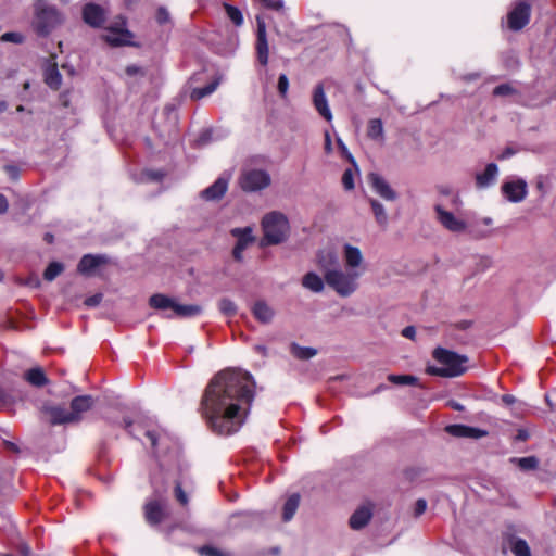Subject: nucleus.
Returning a JSON list of instances; mask_svg holds the SVG:
<instances>
[{"instance_id":"10","label":"nucleus","mask_w":556,"mask_h":556,"mask_svg":"<svg viewBox=\"0 0 556 556\" xmlns=\"http://www.w3.org/2000/svg\"><path fill=\"white\" fill-rule=\"evenodd\" d=\"M501 191L503 195L513 203H519L523 201L528 194V185L526 180L521 178L505 181Z\"/></svg>"},{"instance_id":"18","label":"nucleus","mask_w":556,"mask_h":556,"mask_svg":"<svg viewBox=\"0 0 556 556\" xmlns=\"http://www.w3.org/2000/svg\"><path fill=\"white\" fill-rule=\"evenodd\" d=\"M445 431L456 438L481 439L488 435L486 430L459 424L446 426Z\"/></svg>"},{"instance_id":"42","label":"nucleus","mask_w":556,"mask_h":556,"mask_svg":"<svg viewBox=\"0 0 556 556\" xmlns=\"http://www.w3.org/2000/svg\"><path fill=\"white\" fill-rule=\"evenodd\" d=\"M369 184L372 188V190L379 194L382 195V178L379 174L371 173L368 176Z\"/></svg>"},{"instance_id":"5","label":"nucleus","mask_w":556,"mask_h":556,"mask_svg":"<svg viewBox=\"0 0 556 556\" xmlns=\"http://www.w3.org/2000/svg\"><path fill=\"white\" fill-rule=\"evenodd\" d=\"M362 276L359 269H345L341 267L329 273L325 278L326 283L340 296L346 298L353 294L358 288V279Z\"/></svg>"},{"instance_id":"53","label":"nucleus","mask_w":556,"mask_h":556,"mask_svg":"<svg viewBox=\"0 0 556 556\" xmlns=\"http://www.w3.org/2000/svg\"><path fill=\"white\" fill-rule=\"evenodd\" d=\"M144 175L150 180H153V181H160L164 177V174L162 172H153V170H147V172H144Z\"/></svg>"},{"instance_id":"44","label":"nucleus","mask_w":556,"mask_h":556,"mask_svg":"<svg viewBox=\"0 0 556 556\" xmlns=\"http://www.w3.org/2000/svg\"><path fill=\"white\" fill-rule=\"evenodd\" d=\"M278 92L282 99L287 98L289 89V79L286 74H280L277 84Z\"/></svg>"},{"instance_id":"8","label":"nucleus","mask_w":556,"mask_h":556,"mask_svg":"<svg viewBox=\"0 0 556 556\" xmlns=\"http://www.w3.org/2000/svg\"><path fill=\"white\" fill-rule=\"evenodd\" d=\"M41 414L52 426L73 424L70 409L58 404H43L41 407Z\"/></svg>"},{"instance_id":"64","label":"nucleus","mask_w":556,"mask_h":556,"mask_svg":"<svg viewBox=\"0 0 556 556\" xmlns=\"http://www.w3.org/2000/svg\"><path fill=\"white\" fill-rule=\"evenodd\" d=\"M502 401L505 404L510 405V404L515 403V397L510 394H505V395H503Z\"/></svg>"},{"instance_id":"23","label":"nucleus","mask_w":556,"mask_h":556,"mask_svg":"<svg viewBox=\"0 0 556 556\" xmlns=\"http://www.w3.org/2000/svg\"><path fill=\"white\" fill-rule=\"evenodd\" d=\"M251 312L255 319L261 324H270L275 317L274 308L264 300L256 301L253 304Z\"/></svg>"},{"instance_id":"61","label":"nucleus","mask_w":556,"mask_h":556,"mask_svg":"<svg viewBox=\"0 0 556 556\" xmlns=\"http://www.w3.org/2000/svg\"><path fill=\"white\" fill-rule=\"evenodd\" d=\"M9 203L7 198L0 193V214H4L8 211Z\"/></svg>"},{"instance_id":"43","label":"nucleus","mask_w":556,"mask_h":556,"mask_svg":"<svg viewBox=\"0 0 556 556\" xmlns=\"http://www.w3.org/2000/svg\"><path fill=\"white\" fill-rule=\"evenodd\" d=\"M162 432H156L155 430L147 429L144 430V435L150 440L151 446L155 450L157 447L159 442H161L165 434H161Z\"/></svg>"},{"instance_id":"30","label":"nucleus","mask_w":556,"mask_h":556,"mask_svg":"<svg viewBox=\"0 0 556 556\" xmlns=\"http://www.w3.org/2000/svg\"><path fill=\"white\" fill-rule=\"evenodd\" d=\"M219 79L216 78L202 88H193L190 92V98L194 101H199L210 94H212L218 87Z\"/></svg>"},{"instance_id":"32","label":"nucleus","mask_w":556,"mask_h":556,"mask_svg":"<svg viewBox=\"0 0 556 556\" xmlns=\"http://www.w3.org/2000/svg\"><path fill=\"white\" fill-rule=\"evenodd\" d=\"M45 81L51 89L58 90L61 87L62 76L55 66L47 68Z\"/></svg>"},{"instance_id":"29","label":"nucleus","mask_w":556,"mask_h":556,"mask_svg":"<svg viewBox=\"0 0 556 556\" xmlns=\"http://www.w3.org/2000/svg\"><path fill=\"white\" fill-rule=\"evenodd\" d=\"M300 504V495L298 493H294L288 497L283 505V511H282V519L283 521H290Z\"/></svg>"},{"instance_id":"60","label":"nucleus","mask_w":556,"mask_h":556,"mask_svg":"<svg viewBox=\"0 0 556 556\" xmlns=\"http://www.w3.org/2000/svg\"><path fill=\"white\" fill-rule=\"evenodd\" d=\"M18 553L21 556H30V547L26 543H21L18 545Z\"/></svg>"},{"instance_id":"4","label":"nucleus","mask_w":556,"mask_h":556,"mask_svg":"<svg viewBox=\"0 0 556 556\" xmlns=\"http://www.w3.org/2000/svg\"><path fill=\"white\" fill-rule=\"evenodd\" d=\"M61 23L62 15L54 5L47 0L36 2L33 25L38 35H49Z\"/></svg>"},{"instance_id":"37","label":"nucleus","mask_w":556,"mask_h":556,"mask_svg":"<svg viewBox=\"0 0 556 556\" xmlns=\"http://www.w3.org/2000/svg\"><path fill=\"white\" fill-rule=\"evenodd\" d=\"M357 173V166L346 168L342 175V185L345 190H353L355 187V175Z\"/></svg>"},{"instance_id":"36","label":"nucleus","mask_w":556,"mask_h":556,"mask_svg":"<svg viewBox=\"0 0 556 556\" xmlns=\"http://www.w3.org/2000/svg\"><path fill=\"white\" fill-rule=\"evenodd\" d=\"M388 380L397 386H416L418 383V378L412 375H389Z\"/></svg>"},{"instance_id":"24","label":"nucleus","mask_w":556,"mask_h":556,"mask_svg":"<svg viewBox=\"0 0 556 556\" xmlns=\"http://www.w3.org/2000/svg\"><path fill=\"white\" fill-rule=\"evenodd\" d=\"M104 262V256L86 254L80 258L77 265V270L83 275H89L93 269H96L99 265H101Z\"/></svg>"},{"instance_id":"50","label":"nucleus","mask_w":556,"mask_h":556,"mask_svg":"<svg viewBox=\"0 0 556 556\" xmlns=\"http://www.w3.org/2000/svg\"><path fill=\"white\" fill-rule=\"evenodd\" d=\"M102 294L101 293H97V294H93L91 296H88L86 300H85V305L88 306V307H96L98 306L101 301H102Z\"/></svg>"},{"instance_id":"19","label":"nucleus","mask_w":556,"mask_h":556,"mask_svg":"<svg viewBox=\"0 0 556 556\" xmlns=\"http://www.w3.org/2000/svg\"><path fill=\"white\" fill-rule=\"evenodd\" d=\"M372 518V505L370 503L359 506L350 517L349 525L353 530H361Z\"/></svg>"},{"instance_id":"58","label":"nucleus","mask_w":556,"mask_h":556,"mask_svg":"<svg viewBox=\"0 0 556 556\" xmlns=\"http://www.w3.org/2000/svg\"><path fill=\"white\" fill-rule=\"evenodd\" d=\"M325 152L326 153H331L332 151V142H331V137H330V134L329 131H325Z\"/></svg>"},{"instance_id":"62","label":"nucleus","mask_w":556,"mask_h":556,"mask_svg":"<svg viewBox=\"0 0 556 556\" xmlns=\"http://www.w3.org/2000/svg\"><path fill=\"white\" fill-rule=\"evenodd\" d=\"M516 153V151L511 148H506L502 153L501 155L498 156L500 160H506L510 156H513L514 154Z\"/></svg>"},{"instance_id":"6","label":"nucleus","mask_w":556,"mask_h":556,"mask_svg":"<svg viewBox=\"0 0 556 556\" xmlns=\"http://www.w3.org/2000/svg\"><path fill=\"white\" fill-rule=\"evenodd\" d=\"M149 304L151 307L160 311H166L172 309V314H165L166 318H173L174 316L178 317H193L198 316L202 313V307L197 304H179L175 302L172 298L156 293L153 294L150 300Z\"/></svg>"},{"instance_id":"17","label":"nucleus","mask_w":556,"mask_h":556,"mask_svg":"<svg viewBox=\"0 0 556 556\" xmlns=\"http://www.w3.org/2000/svg\"><path fill=\"white\" fill-rule=\"evenodd\" d=\"M94 400L91 395H78L71 401L70 414L73 424L79 422L83 419V414L91 409Z\"/></svg>"},{"instance_id":"9","label":"nucleus","mask_w":556,"mask_h":556,"mask_svg":"<svg viewBox=\"0 0 556 556\" xmlns=\"http://www.w3.org/2000/svg\"><path fill=\"white\" fill-rule=\"evenodd\" d=\"M251 227L244 228H232L230 235L237 239V242L232 250V256L237 262H242L243 251L254 242L255 238L252 233Z\"/></svg>"},{"instance_id":"27","label":"nucleus","mask_w":556,"mask_h":556,"mask_svg":"<svg viewBox=\"0 0 556 556\" xmlns=\"http://www.w3.org/2000/svg\"><path fill=\"white\" fill-rule=\"evenodd\" d=\"M325 278L323 279L319 275L314 271L305 274L302 278V286L315 293H320L325 289Z\"/></svg>"},{"instance_id":"3","label":"nucleus","mask_w":556,"mask_h":556,"mask_svg":"<svg viewBox=\"0 0 556 556\" xmlns=\"http://www.w3.org/2000/svg\"><path fill=\"white\" fill-rule=\"evenodd\" d=\"M262 227L264 237L261 245H274L283 242L288 238L289 222L279 212H270L263 217Z\"/></svg>"},{"instance_id":"46","label":"nucleus","mask_w":556,"mask_h":556,"mask_svg":"<svg viewBox=\"0 0 556 556\" xmlns=\"http://www.w3.org/2000/svg\"><path fill=\"white\" fill-rule=\"evenodd\" d=\"M514 92H515V90L511 87V85H509V84H502V85L495 87L493 90L494 96H501V97L510 96Z\"/></svg>"},{"instance_id":"20","label":"nucleus","mask_w":556,"mask_h":556,"mask_svg":"<svg viewBox=\"0 0 556 556\" xmlns=\"http://www.w3.org/2000/svg\"><path fill=\"white\" fill-rule=\"evenodd\" d=\"M439 222L450 231L462 232L466 228L465 222L456 218L453 213L443 210L440 205L435 207Z\"/></svg>"},{"instance_id":"47","label":"nucleus","mask_w":556,"mask_h":556,"mask_svg":"<svg viewBox=\"0 0 556 556\" xmlns=\"http://www.w3.org/2000/svg\"><path fill=\"white\" fill-rule=\"evenodd\" d=\"M1 40L4 42H14V43H21L23 41V36L18 33H4L1 36Z\"/></svg>"},{"instance_id":"25","label":"nucleus","mask_w":556,"mask_h":556,"mask_svg":"<svg viewBox=\"0 0 556 556\" xmlns=\"http://www.w3.org/2000/svg\"><path fill=\"white\" fill-rule=\"evenodd\" d=\"M343 256L346 264V269H358L363 262V255L358 248L351 244H344Z\"/></svg>"},{"instance_id":"16","label":"nucleus","mask_w":556,"mask_h":556,"mask_svg":"<svg viewBox=\"0 0 556 556\" xmlns=\"http://www.w3.org/2000/svg\"><path fill=\"white\" fill-rule=\"evenodd\" d=\"M83 18L89 26L100 28L106 20V13L104 9L98 4L87 3L83 9Z\"/></svg>"},{"instance_id":"26","label":"nucleus","mask_w":556,"mask_h":556,"mask_svg":"<svg viewBox=\"0 0 556 556\" xmlns=\"http://www.w3.org/2000/svg\"><path fill=\"white\" fill-rule=\"evenodd\" d=\"M104 38L111 46L118 47L129 43L131 34L126 29L110 28L108 29Z\"/></svg>"},{"instance_id":"39","label":"nucleus","mask_w":556,"mask_h":556,"mask_svg":"<svg viewBox=\"0 0 556 556\" xmlns=\"http://www.w3.org/2000/svg\"><path fill=\"white\" fill-rule=\"evenodd\" d=\"M197 552L201 556H230L229 553L224 552L213 545H203V546L197 547Z\"/></svg>"},{"instance_id":"45","label":"nucleus","mask_w":556,"mask_h":556,"mask_svg":"<svg viewBox=\"0 0 556 556\" xmlns=\"http://www.w3.org/2000/svg\"><path fill=\"white\" fill-rule=\"evenodd\" d=\"M337 144L341 152V155L344 159H346L353 166H355V159L350 153L349 149L346 148L345 143L343 142V140L340 137L337 138Z\"/></svg>"},{"instance_id":"63","label":"nucleus","mask_w":556,"mask_h":556,"mask_svg":"<svg viewBox=\"0 0 556 556\" xmlns=\"http://www.w3.org/2000/svg\"><path fill=\"white\" fill-rule=\"evenodd\" d=\"M123 427L127 430V432L132 435V437H136L131 430V427H132V420H130L129 418H124L123 419Z\"/></svg>"},{"instance_id":"57","label":"nucleus","mask_w":556,"mask_h":556,"mask_svg":"<svg viewBox=\"0 0 556 556\" xmlns=\"http://www.w3.org/2000/svg\"><path fill=\"white\" fill-rule=\"evenodd\" d=\"M4 169H5V172L9 174V176L12 179H17V177H18V169H17V167H15L13 165H5Z\"/></svg>"},{"instance_id":"51","label":"nucleus","mask_w":556,"mask_h":556,"mask_svg":"<svg viewBox=\"0 0 556 556\" xmlns=\"http://www.w3.org/2000/svg\"><path fill=\"white\" fill-rule=\"evenodd\" d=\"M427 509V502L424 498L417 500L414 508V515L415 517L421 516Z\"/></svg>"},{"instance_id":"22","label":"nucleus","mask_w":556,"mask_h":556,"mask_svg":"<svg viewBox=\"0 0 556 556\" xmlns=\"http://www.w3.org/2000/svg\"><path fill=\"white\" fill-rule=\"evenodd\" d=\"M144 516L147 521L152 526L161 523L165 517L163 504L157 500L148 502L144 505Z\"/></svg>"},{"instance_id":"59","label":"nucleus","mask_w":556,"mask_h":556,"mask_svg":"<svg viewBox=\"0 0 556 556\" xmlns=\"http://www.w3.org/2000/svg\"><path fill=\"white\" fill-rule=\"evenodd\" d=\"M211 135H212V134H211V131H210V130H205V131H203V132L200 135L199 139H198V143H199V144H205V143H207V142L211 140Z\"/></svg>"},{"instance_id":"15","label":"nucleus","mask_w":556,"mask_h":556,"mask_svg":"<svg viewBox=\"0 0 556 556\" xmlns=\"http://www.w3.org/2000/svg\"><path fill=\"white\" fill-rule=\"evenodd\" d=\"M229 180L230 175L226 173L223 174L214 181L213 185L201 191V198L205 201L220 200L228 190Z\"/></svg>"},{"instance_id":"34","label":"nucleus","mask_w":556,"mask_h":556,"mask_svg":"<svg viewBox=\"0 0 556 556\" xmlns=\"http://www.w3.org/2000/svg\"><path fill=\"white\" fill-rule=\"evenodd\" d=\"M64 270V265L60 262H51L43 271V278L47 281H53Z\"/></svg>"},{"instance_id":"54","label":"nucleus","mask_w":556,"mask_h":556,"mask_svg":"<svg viewBox=\"0 0 556 556\" xmlns=\"http://www.w3.org/2000/svg\"><path fill=\"white\" fill-rule=\"evenodd\" d=\"M396 199V193L393 191L390 186L384 184V200L393 201Z\"/></svg>"},{"instance_id":"13","label":"nucleus","mask_w":556,"mask_h":556,"mask_svg":"<svg viewBox=\"0 0 556 556\" xmlns=\"http://www.w3.org/2000/svg\"><path fill=\"white\" fill-rule=\"evenodd\" d=\"M312 103L316 112L327 122L332 121V112L325 92L324 84L318 83L312 91Z\"/></svg>"},{"instance_id":"11","label":"nucleus","mask_w":556,"mask_h":556,"mask_svg":"<svg viewBox=\"0 0 556 556\" xmlns=\"http://www.w3.org/2000/svg\"><path fill=\"white\" fill-rule=\"evenodd\" d=\"M530 4L525 1L516 3L514 9L508 13V27L513 30L522 29L530 20Z\"/></svg>"},{"instance_id":"49","label":"nucleus","mask_w":556,"mask_h":556,"mask_svg":"<svg viewBox=\"0 0 556 556\" xmlns=\"http://www.w3.org/2000/svg\"><path fill=\"white\" fill-rule=\"evenodd\" d=\"M175 495H176L177 501L181 505H187L188 504V496L185 493V491L182 490L180 483H177L176 486H175Z\"/></svg>"},{"instance_id":"35","label":"nucleus","mask_w":556,"mask_h":556,"mask_svg":"<svg viewBox=\"0 0 556 556\" xmlns=\"http://www.w3.org/2000/svg\"><path fill=\"white\" fill-rule=\"evenodd\" d=\"M227 17L236 25L241 26L243 24V15L242 12L231 4H224Z\"/></svg>"},{"instance_id":"1","label":"nucleus","mask_w":556,"mask_h":556,"mask_svg":"<svg viewBox=\"0 0 556 556\" xmlns=\"http://www.w3.org/2000/svg\"><path fill=\"white\" fill-rule=\"evenodd\" d=\"M254 387L252 375L239 369L222 370L212 378L201 407L213 432L229 435L241 428L254 399Z\"/></svg>"},{"instance_id":"21","label":"nucleus","mask_w":556,"mask_h":556,"mask_svg":"<svg viewBox=\"0 0 556 556\" xmlns=\"http://www.w3.org/2000/svg\"><path fill=\"white\" fill-rule=\"evenodd\" d=\"M498 176V167L495 163H489L482 173L476 174V186L479 189H485L492 186Z\"/></svg>"},{"instance_id":"2","label":"nucleus","mask_w":556,"mask_h":556,"mask_svg":"<svg viewBox=\"0 0 556 556\" xmlns=\"http://www.w3.org/2000/svg\"><path fill=\"white\" fill-rule=\"evenodd\" d=\"M432 357L440 366H428L426 372L431 376L454 378L462 376L467 371L468 357L456 352L437 348L432 352Z\"/></svg>"},{"instance_id":"41","label":"nucleus","mask_w":556,"mask_h":556,"mask_svg":"<svg viewBox=\"0 0 556 556\" xmlns=\"http://www.w3.org/2000/svg\"><path fill=\"white\" fill-rule=\"evenodd\" d=\"M514 460L522 470H532L538 467V459L534 456L515 458Z\"/></svg>"},{"instance_id":"12","label":"nucleus","mask_w":556,"mask_h":556,"mask_svg":"<svg viewBox=\"0 0 556 556\" xmlns=\"http://www.w3.org/2000/svg\"><path fill=\"white\" fill-rule=\"evenodd\" d=\"M316 262L324 274V278H327L329 273H333L341 267L339 255L332 248L319 250L316 254Z\"/></svg>"},{"instance_id":"55","label":"nucleus","mask_w":556,"mask_h":556,"mask_svg":"<svg viewBox=\"0 0 556 556\" xmlns=\"http://www.w3.org/2000/svg\"><path fill=\"white\" fill-rule=\"evenodd\" d=\"M370 204H371V207L374 210V213H375L377 219L379 220L380 215L382 214L381 205L379 204V202L377 200H374V199H370Z\"/></svg>"},{"instance_id":"7","label":"nucleus","mask_w":556,"mask_h":556,"mask_svg":"<svg viewBox=\"0 0 556 556\" xmlns=\"http://www.w3.org/2000/svg\"><path fill=\"white\" fill-rule=\"evenodd\" d=\"M270 175L264 169H242L238 178L240 188L248 193L257 192L270 185Z\"/></svg>"},{"instance_id":"31","label":"nucleus","mask_w":556,"mask_h":556,"mask_svg":"<svg viewBox=\"0 0 556 556\" xmlns=\"http://www.w3.org/2000/svg\"><path fill=\"white\" fill-rule=\"evenodd\" d=\"M290 352H291V354L294 357H296L299 359H302V361L309 359V358L314 357L317 354V350L316 349L301 346V345H299L295 342L291 343Z\"/></svg>"},{"instance_id":"48","label":"nucleus","mask_w":556,"mask_h":556,"mask_svg":"<svg viewBox=\"0 0 556 556\" xmlns=\"http://www.w3.org/2000/svg\"><path fill=\"white\" fill-rule=\"evenodd\" d=\"M156 21L159 24H166L170 21L169 12L166 8L160 7L156 12Z\"/></svg>"},{"instance_id":"38","label":"nucleus","mask_w":556,"mask_h":556,"mask_svg":"<svg viewBox=\"0 0 556 556\" xmlns=\"http://www.w3.org/2000/svg\"><path fill=\"white\" fill-rule=\"evenodd\" d=\"M219 311L226 316H233L237 313V305L228 298H223L218 302Z\"/></svg>"},{"instance_id":"14","label":"nucleus","mask_w":556,"mask_h":556,"mask_svg":"<svg viewBox=\"0 0 556 556\" xmlns=\"http://www.w3.org/2000/svg\"><path fill=\"white\" fill-rule=\"evenodd\" d=\"M257 33H256V53L258 62L265 66L268 63V41L266 34V24L262 16H256Z\"/></svg>"},{"instance_id":"33","label":"nucleus","mask_w":556,"mask_h":556,"mask_svg":"<svg viewBox=\"0 0 556 556\" xmlns=\"http://www.w3.org/2000/svg\"><path fill=\"white\" fill-rule=\"evenodd\" d=\"M510 549L515 556H532L527 541L520 538L511 540Z\"/></svg>"},{"instance_id":"52","label":"nucleus","mask_w":556,"mask_h":556,"mask_svg":"<svg viewBox=\"0 0 556 556\" xmlns=\"http://www.w3.org/2000/svg\"><path fill=\"white\" fill-rule=\"evenodd\" d=\"M126 74L128 76H135V75H143V70L137 65H128L125 70Z\"/></svg>"},{"instance_id":"40","label":"nucleus","mask_w":556,"mask_h":556,"mask_svg":"<svg viewBox=\"0 0 556 556\" xmlns=\"http://www.w3.org/2000/svg\"><path fill=\"white\" fill-rule=\"evenodd\" d=\"M367 135L372 139L382 135V121L380 118H375L369 122Z\"/></svg>"},{"instance_id":"56","label":"nucleus","mask_w":556,"mask_h":556,"mask_svg":"<svg viewBox=\"0 0 556 556\" xmlns=\"http://www.w3.org/2000/svg\"><path fill=\"white\" fill-rule=\"evenodd\" d=\"M402 334H403L405 338L414 339V338H415V334H416V329H415V327H413V326H407V327H405V328L402 330Z\"/></svg>"},{"instance_id":"28","label":"nucleus","mask_w":556,"mask_h":556,"mask_svg":"<svg viewBox=\"0 0 556 556\" xmlns=\"http://www.w3.org/2000/svg\"><path fill=\"white\" fill-rule=\"evenodd\" d=\"M24 377L28 383L37 388L43 387L48 383V378L46 377L45 371L39 367L27 370Z\"/></svg>"}]
</instances>
